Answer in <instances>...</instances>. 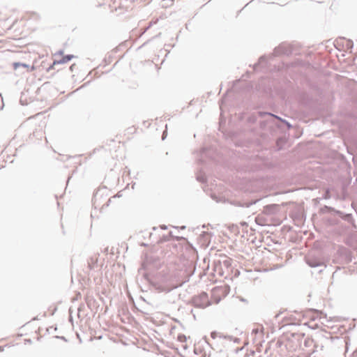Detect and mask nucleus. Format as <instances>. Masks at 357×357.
<instances>
[{
    "mask_svg": "<svg viewBox=\"0 0 357 357\" xmlns=\"http://www.w3.org/2000/svg\"><path fill=\"white\" fill-rule=\"evenodd\" d=\"M231 263H230V260L229 259H226L225 261H223L222 263L220 264V268H221L222 266L227 268V271H231Z\"/></svg>",
    "mask_w": 357,
    "mask_h": 357,
    "instance_id": "2",
    "label": "nucleus"
},
{
    "mask_svg": "<svg viewBox=\"0 0 357 357\" xmlns=\"http://www.w3.org/2000/svg\"><path fill=\"white\" fill-rule=\"evenodd\" d=\"M72 58H73V55H67V56H63L61 58V59L59 60L58 61V63H67L70 60L72 59Z\"/></svg>",
    "mask_w": 357,
    "mask_h": 357,
    "instance_id": "3",
    "label": "nucleus"
},
{
    "mask_svg": "<svg viewBox=\"0 0 357 357\" xmlns=\"http://www.w3.org/2000/svg\"><path fill=\"white\" fill-rule=\"evenodd\" d=\"M20 66H22L23 67H25V68H29V66L27 65H26V64H21V63H15L14 64L15 68H17V67H19Z\"/></svg>",
    "mask_w": 357,
    "mask_h": 357,
    "instance_id": "5",
    "label": "nucleus"
},
{
    "mask_svg": "<svg viewBox=\"0 0 357 357\" xmlns=\"http://www.w3.org/2000/svg\"><path fill=\"white\" fill-rule=\"evenodd\" d=\"M25 22L24 18L17 20L15 21L10 20L8 17H3L0 19V32L3 33L11 29L17 33V36H21L24 30Z\"/></svg>",
    "mask_w": 357,
    "mask_h": 357,
    "instance_id": "1",
    "label": "nucleus"
},
{
    "mask_svg": "<svg viewBox=\"0 0 357 357\" xmlns=\"http://www.w3.org/2000/svg\"><path fill=\"white\" fill-rule=\"evenodd\" d=\"M177 340L181 342H185L187 340V337L183 334H179L177 336Z\"/></svg>",
    "mask_w": 357,
    "mask_h": 357,
    "instance_id": "4",
    "label": "nucleus"
}]
</instances>
